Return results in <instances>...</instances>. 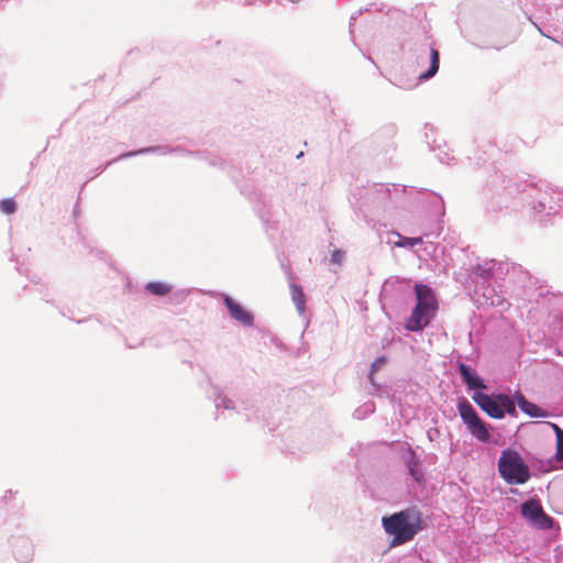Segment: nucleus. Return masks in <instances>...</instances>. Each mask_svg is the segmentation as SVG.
Instances as JSON below:
<instances>
[{
    "label": "nucleus",
    "mask_w": 563,
    "mask_h": 563,
    "mask_svg": "<svg viewBox=\"0 0 563 563\" xmlns=\"http://www.w3.org/2000/svg\"><path fill=\"white\" fill-rule=\"evenodd\" d=\"M12 554L20 563H29L34 558V544L26 536H12L9 540Z\"/></svg>",
    "instance_id": "nucleus-14"
},
{
    "label": "nucleus",
    "mask_w": 563,
    "mask_h": 563,
    "mask_svg": "<svg viewBox=\"0 0 563 563\" xmlns=\"http://www.w3.org/2000/svg\"><path fill=\"white\" fill-rule=\"evenodd\" d=\"M374 409H375V406H374V404H373V402H366L363 407L357 408V409L354 411L353 416H354L355 418H357V419H362V418H364V415H365V413L373 412V411H374Z\"/></svg>",
    "instance_id": "nucleus-28"
},
{
    "label": "nucleus",
    "mask_w": 563,
    "mask_h": 563,
    "mask_svg": "<svg viewBox=\"0 0 563 563\" xmlns=\"http://www.w3.org/2000/svg\"><path fill=\"white\" fill-rule=\"evenodd\" d=\"M303 155V152H300L297 157H301Z\"/></svg>",
    "instance_id": "nucleus-36"
},
{
    "label": "nucleus",
    "mask_w": 563,
    "mask_h": 563,
    "mask_svg": "<svg viewBox=\"0 0 563 563\" xmlns=\"http://www.w3.org/2000/svg\"><path fill=\"white\" fill-rule=\"evenodd\" d=\"M413 292L416 305L406 320L405 329L410 332H420L431 323L439 306L434 290L429 285L415 284Z\"/></svg>",
    "instance_id": "nucleus-5"
},
{
    "label": "nucleus",
    "mask_w": 563,
    "mask_h": 563,
    "mask_svg": "<svg viewBox=\"0 0 563 563\" xmlns=\"http://www.w3.org/2000/svg\"><path fill=\"white\" fill-rule=\"evenodd\" d=\"M457 373L467 390H472L473 401L490 418L504 419L506 415L517 417L518 412L505 393L486 394L488 388L485 379L470 365L457 361L455 364Z\"/></svg>",
    "instance_id": "nucleus-2"
},
{
    "label": "nucleus",
    "mask_w": 563,
    "mask_h": 563,
    "mask_svg": "<svg viewBox=\"0 0 563 563\" xmlns=\"http://www.w3.org/2000/svg\"><path fill=\"white\" fill-rule=\"evenodd\" d=\"M345 260V252L341 249H335L331 253L330 263L341 266Z\"/></svg>",
    "instance_id": "nucleus-27"
},
{
    "label": "nucleus",
    "mask_w": 563,
    "mask_h": 563,
    "mask_svg": "<svg viewBox=\"0 0 563 563\" xmlns=\"http://www.w3.org/2000/svg\"><path fill=\"white\" fill-rule=\"evenodd\" d=\"M423 130H424L426 142L430 146V148L435 150V147H439L440 145L437 144L435 139H432V136L434 134V128L431 124L427 123V124H424Z\"/></svg>",
    "instance_id": "nucleus-23"
},
{
    "label": "nucleus",
    "mask_w": 563,
    "mask_h": 563,
    "mask_svg": "<svg viewBox=\"0 0 563 563\" xmlns=\"http://www.w3.org/2000/svg\"><path fill=\"white\" fill-rule=\"evenodd\" d=\"M202 158L208 163V165L212 167H219L220 169L225 170L232 178H234V175L229 168V163L224 158L214 154L203 155Z\"/></svg>",
    "instance_id": "nucleus-22"
},
{
    "label": "nucleus",
    "mask_w": 563,
    "mask_h": 563,
    "mask_svg": "<svg viewBox=\"0 0 563 563\" xmlns=\"http://www.w3.org/2000/svg\"><path fill=\"white\" fill-rule=\"evenodd\" d=\"M456 407L470 433L481 442H489L492 428L479 417L472 404L466 398L462 397L457 400Z\"/></svg>",
    "instance_id": "nucleus-9"
},
{
    "label": "nucleus",
    "mask_w": 563,
    "mask_h": 563,
    "mask_svg": "<svg viewBox=\"0 0 563 563\" xmlns=\"http://www.w3.org/2000/svg\"><path fill=\"white\" fill-rule=\"evenodd\" d=\"M538 30L540 31V33H541L543 36H545V37H548V38H551L552 41H554V42H556V43L559 42L558 40L553 38V37L550 35V32H549V31H544V30L540 29L539 26H538Z\"/></svg>",
    "instance_id": "nucleus-33"
},
{
    "label": "nucleus",
    "mask_w": 563,
    "mask_h": 563,
    "mask_svg": "<svg viewBox=\"0 0 563 563\" xmlns=\"http://www.w3.org/2000/svg\"><path fill=\"white\" fill-rule=\"evenodd\" d=\"M290 294L291 300L296 306V309L300 316H303L306 312V295L302 290V287L291 283L290 284Z\"/></svg>",
    "instance_id": "nucleus-20"
},
{
    "label": "nucleus",
    "mask_w": 563,
    "mask_h": 563,
    "mask_svg": "<svg viewBox=\"0 0 563 563\" xmlns=\"http://www.w3.org/2000/svg\"><path fill=\"white\" fill-rule=\"evenodd\" d=\"M222 302L229 310L230 317L236 322L244 327H253L254 316L251 311L246 310L239 302H236L231 296L223 294Z\"/></svg>",
    "instance_id": "nucleus-16"
},
{
    "label": "nucleus",
    "mask_w": 563,
    "mask_h": 563,
    "mask_svg": "<svg viewBox=\"0 0 563 563\" xmlns=\"http://www.w3.org/2000/svg\"><path fill=\"white\" fill-rule=\"evenodd\" d=\"M211 398L214 402L216 409L233 411L239 415H244L247 420L258 419L255 400L251 397H239L238 399L231 398L224 388L219 385L211 384Z\"/></svg>",
    "instance_id": "nucleus-8"
},
{
    "label": "nucleus",
    "mask_w": 563,
    "mask_h": 563,
    "mask_svg": "<svg viewBox=\"0 0 563 563\" xmlns=\"http://www.w3.org/2000/svg\"><path fill=\"white\" fill-rule=\"evenodd\" d=\"M431 203L435 214L442 216L444 213V201L440 195L432 194Z\"/></svg>",
    "instance_id": "nucleus-25"
},
{
    "label": "nucleus",
    "mask_w": 563,
    "mask_h": 563,
    "mask_svg": "<svg viewBox=\"0 0 563 563\" xmlns=\"http://www.w3.org/2000/svg\"><path fill=\"white\" fill-rule=\"evenodd\" d=\"M439 433V430L437 428L430 429L427 434L430 441L434 440V437Z\"/></svg>",
    "instance_id": "nucleus-32"
},
{
    "label": "nucleus",
    "mask_w": 563,
    "mask_h": 563,
    "mask_svg": "<svg viewBox=\"0 0 563 563\" xmlns=\"http://www.w3.org/2000/svg\"><path fill=\"white\" fill-rule=\"evenodd\" d=\"M43 299H44L46 302H48V303H54V302H53V300H52L51 298H48V296H47V295H45V296L43 297Z\"/></svg>",
    "instance_id": "nucleus-35"
},
{
    "label": "nucleus",
    "mask_w": 563,
    "mask_h": 563,
    "mask_svg": "<svg viewBox=\"0 0 563 563\" xmlns=\"http://www.w3.org/2000/svg\"><path fill=\"white\" fill-rule=\"evenodd\" d=\"M545 5L549 7V9L555 8L556 10L560 7H563V0H542Z\"/></svg>",
    "instance_id": "nucleus-30"
},
{
    "label": "nucleus",
    "mask_w": 563,
    "mask_h": 563,
    "mask_svg": "<svg viewBox=\"0 0 563 563\" xmlns=\"http://www.w3.org/2000/svg\"><path fill=\"white\" fill-rule=\"evenodd\" d=\"M12 496H13V492L11 489H8V490L4 492V495H3L2 499L4 501H7V500L11 499Z\"/></svg>",
    "instance_id": "nucleus-34"
},
{
    "label": "nucleus",
    "mask_w": 563,
    "mask_h": 563,
    "mask_svg": "<svg viewBox=\"0 0 563 563\" xmlns=\"http://www.w3.org/2000/svg\"><path fill=\"white\" fill-rule=\"evenodd\" d=\"M145 290L154 296L163 297L172 290V286L163 282H150L145 285Z\"/></svg>",
    "instance_id": "nucleus-21"
},
{
    "label": "nucleus",
    "mask_w": 563,
    "mask_h": 563,
    "mask_svg": "<svg viewBox=\"0 0 563 563\" xmlns=\"http://www.w3.org/2000/svg\"><path fill=\"white\" fill-rule=\"evenodd\" d=\"M521 517L538 530H550L554 527V519L549 516L538 498H529L520 505Z\"/></svg>",
    "instance_id": "nucleus-12"
},
{
    "label": "nucleus",
    "mask_w": 563,
    "mask_h": 563,
    "mask_svg": "<svg viewBox=\"0 0 563 563\" xmlns=\"http://www.w3.org/2000/svg\"><path fill=\"white\" fill-rule=\"evenodd\" d=\"M550 427L555 433L556 444L563 443V429H561L556 423L549 422Z\"/></svg>",
    "instance_id": "nucleus-29"
},
{
    "label": "nucleus",
    "mask_w": 563,
    "mask_h": 563,
    "mask_svg": "<svg viewBox=\"0 0 563 563\" xmlns=\"http://www.w3.org/2000/svg\"><path fill=\"white\" fill-rule=\"evenodd\" d=\"M178 151H180V150L179 148H172V147L166 146V145L147 146V147H143V148H140V150L122 153L117 158L108 162L104 166L99 167L98 170H99V174H100L108 166H110L111 164H113L115 162H119V161H122V159H125V158H130V157H134V156H139V155H144V154L167 155V154H170L173 152H178Z\"/></svg>",
    "instance_id": "nucleus-18"
},
{
    "label": "nucleus",
    "mask_w": 563,
    "mask_h": 563,
    "mask_svg": "<svg viewBox=\"0 0 563 563\" xmlns=\"http://www.w3.org/2000/svg\"><path fill=\"white\" fill-rule=\"evenodd\" d=\"M0 210L4 214H12L16 211V203L12 198H5L0 201Z\"/></svg>",
    "instance_id": "nucleus-24"
},
{
    "label": "nucleus",
    "mask_w": 563,
    "mask_h": 563,
    "mask_svg": "<svg viewBox=\"0 0 563 563\" xmlns=\"http://www.w3.org/2000/svg\"><path fill=\"white\" fill-rule=\"evenodd\" d=\"M489 188L494 203L501 208L518 209L528 207L542 224L547 218L563 212V189H553L544 181L506 179L495 174Z\"/></svg>",
    "instance_id": "nucleus-1"
},
{
    "label": "nucleus",
    "mask_w": 563,
    "mask_h": 563,
    "mask_svg": "<svg viewBox=\"0 0 563 563\" xmlns=\"http://www.w3.org/2000/svg\"><path fill=\"white\" fill-rule=\"evenodd\" d=\"M386 242L397 247H413L422 243V238H406L396 231H390L387 233Z\"/></svg>",
    "instance_id": "nucleus-19"
},
{
    "label": "nucleus",
    "mask_w": 563,
    "mask_h": 563,
    "mask_svg": "<svg viewBox=\"0 0 563 563\" xmlns=\"http://www.w3.org/2000/svg\"><path fill=\"white\" fill-rule=\"evenodd\" d=\"M509 399L514 406V409L517 411L516 406L531 418H545L548 417L547 410L540 408L538 405L529 401L526 396L520 390H515V393L510 396Z\"/></svg>",
    "instance_id": "nucleus-17"
},
{
    "label": "nucleus",
    "mask_w": 563,
    "mask_h": 563,
    "mask_svg": "<svg viewBox=\"0 0 563 563\" xmlns=\"http://www.w3.org/2000/svg\"><path fill=\"white\" fill-rule=\"evenodd\" d=\"M399 185H383L375 184L371 188L365 190L366 201L361 206L372 207L373 209H387L390 205L399 202V195L404 191Z\"/></svg>",
    "instance_id": "nucleus-11"
},
{
    "label": "nucleus",
    "mask_w": 563,
    "mask_h": 563,
    "mask_svg": "<svg viewBox=\"0 0 563 563\" xmlns=\"http://www.w3.org/2000/svg\"><path fill=\"white\" fill-rule=\"evenodd\" d=\"M387 363V357L385 355L378 356L371 365V373L368 378L373 382L374 373L378 372L385 364Z\"/></svg>",
    "instance_id": "nucleus-26"
},
{
    "label": "nucleus",
    "mask_w": 563,
    "mask_h": 563,
    "mask_svg": "<svg viewBox=\"0 0 563 563\" xmlns=\"http://www.w3.org/2000/svg\"><path fill=\"white\" fill-rule=\"evenodd\" d=\"M382 522L386 533L393 536V547L411 541L424 529L422 512L417 507H408L383 517Z\"/></svg>",
    "instance_id": "nucleus-4"
},
{
    "label": "nucleus",
    "mask_w": 563,
    "mask_h": 563,
    "mask_svg": "<svg viewBox=\"0 0 563 563\" xmlns=\"http://www.w3.org/2000/svg\"><path fill=\"white\" fill-rule=\"evenodd\" d=\"M438 158L439 161L442 163V164H446V165H451L452 164V161L454 159L453 157H451L448 153H443V155H441V153L438 155Z\"/></svg>",
    "instance_id": "nucleus-31"
},
{
    "label": "nucleus",
    "mask_w": 563,
    "mask_h": 563,
    "mask_svg": "<svg viewBox=\"0 0 563 563\" xmlns=\"http://www.w3.org/2000/svg\"><path fill=\"white\" fill-rule=\"evenodd\" d=\"M510 269L515 272L516 267L496 260L484 261L472 266L470 278L475 286V292L483 296L484 303L492 307L504 306L503 282Z\"/></svg>",
    "instance_id": "nucleus-3"
},
{
    "label": "nucleus",
    "mask_w": 563,
    "mask_h": 563,
    "mask_svg": "<svg viewBox=\"0 0 563 563\" xmlns=\"http://www.w3.org/2000/svg\"><path fill=\"white\" fill-rule=\"evenodd\" d=\"M412 291L410 279L389 278L385 280L380 296L385 300L405 302L411 297Z\"/></svg>",
    "instance_id": "nucleus-13"
},
{
    "label": "nucleus",
    "mask_w": 563,
    "mask_h": 563,
    "mask_svg": "<svg viewBox=\"0 0 563 563\" xmlns=\"http://www.w3.org/2000/svg\"><path fill=\"white\" fill-rule=\"evenodd\" d=\"M402 461L408 475L413 479V482L417 484H423L426 478L422 470V460L409 444H407L406 450L402 453Z\"/></svg>",
    "instance_id": "nucleus-15"
},
{
    "label": "nucleus",
    "mask_w": 563,
    "mask_h": 563,
    "mask_svg": "<svg viewBox=\"0 0 563 563\" xmlns=\"http://www.w3.org/2000/svg\"><path fill=\"white\" fill-rule=\"evenodd\" d=\"M413 57L418 68H426L419 74L421 81L433 78L440 66V53L434 43L426 37L424 42L413 49Z\"/></svg>",
    "instance_id": "nucleus-10"
},
{
    "label": "nucleus",
    "mask_w": 563,
    "mask_h": 563,
    "mask_svg": "<svg viewBox=\"0 0 563 563\" xmlns=\"http://www.w3.org/2000/svg\"><path fill=\"white\" fill-rule=\"evenodd\" d=\"M500 477L510 485H521L529 481L531 474L522 456L515 450L505 449L498 460Z\"/></svg>",
    "instance_id": "nucleus-7"
},
{
    "label": "nucleus",
    "mask_w": 563,
    "mask_h": 563,
    "mask_svg": "<svg viewBox=\"0 0 563 563\" xmlns=\"http://www.w3.org/2000/svg\"><path fill=\"white\" fill-rule=\"evenodd\" d=\"M240 191L252 203L253 210L262 221L264 228L266 230L275 229L279 209V205L275 201V198L249 185L242 186Z\"/></svg>",
    "instance_id": "nucleus-6"
}]
</instances>
